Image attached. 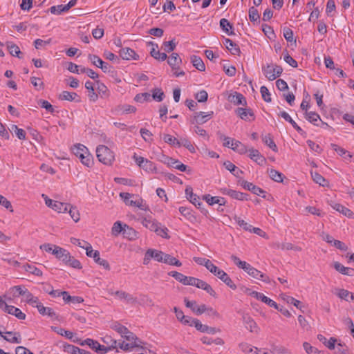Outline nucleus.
<instances>
[{"label": "nucleus", "instance_id": "nucleus-1", "mask_svg": "<svg viewBox=\"0 0 354 354\" xmlns=\"http://www.w3.org/2000/svg\"><path fill=\"white\" fill-rule=\"evenodd\" d=\"M54 255L66 266L75 269H81L82 268L80 261L75 259V257L64 248H60L58 250L57 248L55 251L54 250Z\"/></svg>", "mask_w": 354, "mask_h": 354}, {"label": "nucleus", "instance_id": "nucleus-2", "mask_svg": "<svg viewBox=\"0 0 354 354\" xmlns=\"http://www.w3.org/2000/svg\"><path fill=\"white\" fill-rule=\"evenodd\" d=\"M96 154L98 160L104 165H111L115 159L113 152L105 145L97 147Z\"/></svg>", "mask_w": 354, "mask_h": 354}, {"label": "nucleus", "instance_id": "nucleus-3", "mask_svg": "<svg viewBox=\"0 0 354 354\" xmlns=\"http://www.w3.org/2000/svg\"><path fill=\"white\" fill-rule=\"evenodd\" d=\"M262 71L268 80L272 81L277 79L283 72L281 66L270 64L262 66Z\"/></svg>", "mask_w": 354, "mask_h": 354}, {"label": "nucleus", "instance_id": "nucleus-4", "mask_svg": "<svg viewBox=\"0 0 354 354\" xmlns=\"http://www.w3.org/2000/svg\"><path fill=\"white\" fill-rule=\"evenodd\" d=\"M41 196L44 199L46 205L58 213H66L68 211L69 203L51 200L44 194Z\"/></svg>", "mask_w": 354, "mask_h": 354}, {"label": "nucleus", "instance_id": "nucleus-5", "mask_svg": "<svg viewBox=\"0 0 354 354\" xmlns=\"http://www.w3.org/2000/svg\"><path fill=\"white\" fill-rule=\"evenodd\" d=\"M185 194L187 196V199L194 204L197 208H198L201 213L204 215L207 216L208 214V211L203 207V203L200 202V198L196 194L193 193V189L192 187L187 186L185 189Z\"/></svg>", "mask_w": 354, "mask_h": 354}, {"label": "nucleus", "instance_id": "nucleus-6", "mask_svg": "<svg viewBox=\"0 0 354 354\" xmlns=\"http://www.w3.org/2000/svg\"><path fill=\"white\" fill-rule=\"evenodd\" d=\"M0 335L8 342L15 344H19L21 342V335L19 333L12 331L5 332L3 326H0Z\"/></svg>", "mask_w": 354, "mask_h": 354}, {"label": "nucleus", "instance_id": "nucleus-7", "mask_svg": "<svg viewBox=\"0 0 354 354\" xmlns=\"http://www.w3.org/2000/svg\"><path fill=\"white\" fill-rule=\"evenodd\" d=\"M120 196L123 199L124 202L127 205L138 207L141 209L145 210L146 207L142 205V200H131V198L134 197L133 194H131L127 192H121Z\"/></svg>", "mask_w": 354, "mask_h": 354}, {"label": "nucleus", "instance_id": "nucleus-8", "mask_svg": "<svg viewBox=\"0 0 354 354\" xmlns=\"http://www.w3.org/2000/svg\"><path fill=\"white\" fill-rule=\"evenodd\" d=\"M133 158L140 167L147 171H153L156 169L155 165L151 161H149L143 157L138 156L136 153L133 154Z\"/></svg>", "mask_w": 354, "mask_h": 354}, {"label": "nucleus", "instance_id": "nucleus-9", "mask_svg": "<svg viewBox=\"0 0 354 354\" xmlns=\"http://www.w3.org/2000/svg\"><path fill=\"white\" fill-rule=\"evenodd\" d=\"M212 115L213 111H210L209 113H206L202 111L196 112L194 115L191 118L190 122L192 124H203L208 121Z\"/></svg>", "mask_w": 354, "mask_h": 354}, {"label": "nucleus", "instance_id": "nucleus-10", "mask_svg": "<svg viewBox=\"0 0 354 354\" xmlns=\"http://www.w3.org/2000/svg\"><path fill=\"white\" fill-rule=\"evenodd\" d=\"M249 275L257 279H260L266 283H270V278L263 274L261 271L252 267L250 264L248 265L245 270Z\"/></svg>", "mask_w": 354, "mask_h": 354}, {"label": "nucleus", "instance_id": "nucleus-11", "mask_svg": "<svg viewBox=\"0 0 354 354\" xmlns=\"http://www.w3.org/2000/svg\"><path fill=\"white\" fill-rule=\"evenodd\" d=\"M88 59L95 66L101 68L104 73L109 72L111 68V66L102 60L98 56L95 55H88Z\"/></svg>", "mask_w": 354, "mask_h": 354}, {"label": "nucleus", "instance_id": "nucleus-12", "mask_svg": "<svg viewBox=\"0 0 354 354\" xmlns=\"http://www.w3.org/2000/svg\"><path fill=\"white\" fill-rule=\"evenodd\" d=\"M120 56L122 59L125 60H138L139 55L130 48H123L120 50Z\"/></svg>", "mask_w": 354, "mask_h": 354}, {"label": "nucleus", "instance_id": "nucleus-13", "mask_svg": "<svg viewBox=\"0 0 354 354\" xmlns=\"http://www.w3.org/2000/svg\"><path fill=\"white\" fill-rule=\"evenodd\" d=\"M243 321L245 328L248 329L251 333H254L257 334L259 333V328L251 317L248 315H243Z\"/></svg>", "mask_w": 354, "mask_h": 354}, {"label": "nucleus", "instance_id": "nucleus-14", "mask_svg": "<svg viewBox=\"0 0 354 354\" xmlns=\"http://www.w3.org/2000/svg\"><path fill=\"white\" fill-rule=\"evenodd\" d=\"M236 113L244 120H254V113L250 109L238 108L235 111Z\"/></svg>", "mask_w": 354, "mask_h": 354}, {"label": "nucleus", "instance_id": "nucleus-15", "mask_svg": "<svg viewBox=\"0 0 354 354\" xmlns=\"http://www.w3.org/2000/svg\"><path fill=\"white\" fill-rule=\"evenodd\" d=\"M248 151L250 158L252 159L255 162H257L258 165H263L266 162V158L261 154V153L257 149L252 148L250 149Z\"/></svg>", "mask_w": 354, "mask_h": 354}, {"label": "nucleus", "instance_id": "nucleus-16", "mask_svg": "<svg viewBox=\"0 0 354 354\" xmlns=\"http://www.w3.org/2000/svg\"><path fill=\"white\" fill-rule=\"evenodd\" d=\"M37 310L39 314H41L43 316L47 315L52 319H58V316L56 314V313L53 310V309L50 307L44 306L42 303L37 306Z\"/></svg>", "mask_w": 354, "mask_h": 354}, {"label": "nucleus", "instance_id": "nucleus-17", "mask_svg": "<svg viewBox=\"0 0 354 354\" xmlns=\"http://www.w3.org/2000/svg\"><path fill=\"white\" fill-rule=\"evenodd\" d=\"M228 101L234 104L235 105H246L245 97L240 93L235 92L228 96Z\"/></svg>", "mask_w": 354, "mask_h": 354}, {"label": "nucleus", "instance_id": "nucleus-18", "mask_svg": "<svg viewBox=\"0 0 354 354\" xmlns=\"http://www.w3.org/2000/svg\"><path fill=\"white\" fill-rule=\"evenodd\" d=\"M224 45L226 46L227 49L234 55H239L241 53V50L239 46L234 43L232 40L225 38L223 41Z\"/></svg>", "mask_w": 354, "mask_h": 354}, {"label": "nucleus", "instance_id": "nucleus-19", "mask_svg": "<svg viewBox=\"0 0 354 354\" xmlns=\"http://www.w3.org/2000/svg\"><path fill=\"white\" fill-rule=\"evenodd\" d=\"M333 267L337 272L342 274L351 277L354 276V269L348 267H345L338 261H335L334 263Z\"/></svg>", "mask_w": 354, "mask_h": 354}, {"label": "nucleus", "instance_id": "nucleus-20", "mask_svg": "<svg viewBox=\"0 0 354 354\" xmlns=\"http://www.w3.org/2000/svg\"><path fill=\"white\" fill-rule=\"evenodd\" d=\"M4 311L8 314L15 315L19 319L24 320L26 319V315L21 310L13 306H6Z\"/></svg>", "mask_w": 354, "mask_h": 354}, {"label": "nucleus", "instance_id": "nucleus-21", "mask_svg": "<svg viewBox=\"0 0 354 354\" xmlns=\"http://www.w3.org/2000/svg\"><path fill=\"white\" fill-rule=\"evenodd\" d=\"M73 342H75V343H77L81 346H85V345H87L92 350L95 351L96 352L97 351V345H99V342L96 340H94L93 339H91V338H87L84 340H81L80 339H73Z\"/></svg>", "mask_w": 354, "mask_h": 354}, {"label": "nucleus", "instance_id": "nucleus-22", "mask_svg": "<svg viewBox=\"0 0 354 354\" xmlns=\"http://www.w3.org/2000/svg\"><path fill=\"white\" fill-rule=\"evenodd\" d=\"M242 186L243 187L244 189L251 191L253 194L257 196H261L262 194L266 192L261 188L254 185L252 183L245 180L243 181Z\"/></svg>", "mask_w": 354, "mask_h": 354}, {"label": "nucleus", "instance_id": "nucleus-23", "mask_svg": "<svg viewBox=\"0 0 354 354\" xmlns=\"http://www.w3.org/2000/svg\"><path fill=\"white\" fill-rule=\"evenodd\" d=\"M231 149L240 154H244L248 151L246 146L239 140H232Z\"/></svg>", "mask_w": 354, "mask_h": 354}, {"label": "nucleus", "instance_id": "nucleus-24", "mask_svg": "<svg viewBox=\"0 0 354 354\" xmlns=\"http://www.w3.org/2000/svg\"><path fill=\"white\" fill-rule=\"evenodd\" d=\"M182 59L176 53H173L169 57V59L167 61L168 64L171 66L172 70L178 69V67H176V66H178L180 64H181Z\"/></svg>", "mask_w": 354, "mask_h": 354}, {"label": "nucleus", "instance_id": "nucleus-25", "mask_svg": "<svg viewBox=\"0 0 354 354\" xmlns=\"http://www.w3.org/2000/svg\"><path fill=\"white\" fill-rule=\"evenodd\" d=\"M22 268H24L26 272L37 277H41L43 274L42 271L37 268L34 264H30L28 263H25L22 266Z\"/></svg>", "mask_w": 354, "mask_h": 354}, {"label": "nucleus", "instance_id": "nucleus-26", "mask_svg": "<svg viewBox=\"0 0 354 354\" xmlns=\"http://www.w3.org/2000/svg\"><path fill=\"white\" fill-rule=\"evenodd\" d=\"M167 165L170 167H172L176 169L180 170V171H185L187 170V165L181 163L178 160L174 159L172 158H167Z\"/></svg>", "mask_w": 354, "mask_h": 354}, {"label": "nucleus", "instance_id": "nucleus-27", "mask_svg": "<svg viewBox=\"0 0 354 354\" xmlns=\"http://www.w3.org/2000/svg\"><path fill=\"white\" fill-rule=\"evenodd\" d=\"M220 27L221 29L228 35H234L233 30V26L229 22V21L225 18L220 20Z\"/></svg>", "mask_w": 354, "mask_h": 354}, {"label": "nucleus", "instance_id": "nucleus-28", "mask_svg": "<svg viewBox=\"0 0 354 354\" xmlns=\"http://www.w3.org/2000/svg\"><path fill=\"white\" fill-rule=\"evenodd\" d=\"M93 259L96 263L102 266L105 270H110L111 268L109 262L106 260L100 258V252L98 250L95 251Z\"/></svg>", "mask_w": 354, "mask_h": 354}, {"label": "nucleus", "instance_id": "nucleus-29", "mask_svg": "<svg viewBox=\"0 0 354 354\" xmlns=\"http://www.w3.org/2000/svg\"><path fill=\"white\" fill-rule=\"evenodd\" d=\"M279 116L283 118L286 121L290 123L292 126V127L298 132L301 133L303 130L301 128L297 125V124L291 118V117L289 115L288 113L286 111H281L279 114Z\"/></svg>", "mask_w": 354, "mask_h": 354}, {"label": "nucleus", "instance_id": "nucleus-30", "mask_svg": "<svg viewBox=\"0 0 354 354\" xmlns=\"http://www.w3.org/2000/svg\"><path fill=\"white\" fill-rule=\"evenodd\" d=\"M191 62L197 70L200 71H204L205 70V65L200 57L192 55L191 57Z\"/></svg>", "mask_w": 354, "mask_h": 354}, {"label": "nucleus", "instance_id": "nucleus-31", "mask_svg": "<svg viewBox=\"0 0 354 354\" xmlns=\"http://www.w3.org/2000/svg\"><path fill=\"white\" fill-rule=\"evenodd\" d=\"M72 150L73 153L80 159H81L82 156H84L85 153H87L88 151V149L81 144L75 145Z\"/></svg>", "mask_w": 354, "mask_h": 354}, {"label": "nucleus", "instance_id": "nucleus-32", "mask_svg": "<svg viewBox=\"0 0 354 354\" xmlns=\"http://www.w3.org/2000/svg\"><path fill=\"white\" fill-rule=\"evenodd\" d=\"M337 295L346 301L354 300V294L345 289H338Z\"/></svg>", "mask_w": 354, "mask_h": 354}, {"label": "nucleus", "instance_id": "nucleus-33", "mask_svg": "<svg viewBox=\"0 0 354 354\" xmlns=\"http://www.w3.org/2000/svg\"><path fill=\"white\" fill-rule=\"evenodd\" d=\"M239 348L247 354H258V348L251 347L250 344L245 342H241L239 344Z\"/></svg>", "mask_w": 354, "mask_h": 354}, {"label": "nucleus", "instance_id": "nucleus-34", "mask_svg": "<svg viewBox=\"0 0 354 354\" xmlns=\"http://www.w3.org/2000/svg\"><path fill=\"white\" fill-rule=\"evenodd\" d=\"M142 224L146 227L149 229L151 231L155 232V230H157V227L160 223H157L154 220L144 218L142 220Z\"/></svg>", "mask_w": 354, "mask_h": 354}, {"label": "nucleus", "instance_id": "nucleus-35", "mask_svg": "<svg viewBox=\"0 0 354 354\" xmlns=\"http://www.w3.org/2000/svg\"><path fill=\"white\" fill-rule=\"evenodd\" d=\"M115 294L120 299H125L128 303L134 304L137 301L136 298H134L131 295H130L124 291L118 290L115 292Z\"/></svg>", "mask_w": 354, "mask_h": 354}, {"label": "nucleus", "instance_id": "nucleus-36", "mask_svg": "<svg viewBox=\"0 0 354 354\" xmlns=\"http://www.w3.org/2000/svg\"><path fill=\"white\" fill-rule=\"evenodd\" d=\"M179 144L177 145V147H180L181 146L185 147L186 149H187L191 153H195L196 150L191 142L190 140H189L186 138H181L180 140H178Z\"/></svg>", "mask_w": 354, "mask_h": 354}, {"label": "nucleus", "instance_id": "nucleus-37", "mask_svg": "<svg viewBox=\"0 0 354 354\" xmlns=\"http://www.w3.org/2000/svg\"><path fill=\"white\" fill-rule=\"evenodd\" d=\"M268 174L271 179H272L275 182H283L284 175L282 173L277 171L276 169H270V170H268Z\"/></svg>", "mask_w": 354, "mask_h": 354}, {"label": "nucleus", "instance_id": "nucleus-38", "mask_svg": "<svg viewBox=\"0 0 354 354\" xmlns=\"http://www.w3.org/2000/svg\"><path fill=\"white\" fill-rule=\"evenodd\" d=\"M333 208L337 210V212L342 213V214H344V216L348 217V218H351L353 216V212L349 209L348 208L344 207V205H341V204H339V203H336L334 206H333Z\"/></svg>", "mask_w": 354, "mask_h": 354}, {"label": "nucleus", "instance_id": "nucleus-39", "mask_svg": "<svg viewBox=\"0 0 354 354\" xmlns=\"http://www.w3.org/2000/svg\"><path fill=\"white\" fill-rule=\"evenodd\" d=\"M78 95L76 93L64 91L59 97L61 100L74 101Z\"/></svg>", "mask_w": 354, "mask_h": 354}, {"label": "nucleus", "instance_id": "nucleus-40", "mask_svg": "<svg viewBox=\"0 0 354 354\" xmlns=\"http://www.w3.org/2000/svg\"><path fill=\"white\" fill-rule=\"evenodd\" d=\"M52 330L57 333V334L64 336L67 337L69 339H72L73 337V333L69 330H66L62 328L57 327V326H52Z\"/></svg>", "mask_w": 354, "mask_h": 354}, {"label": "nucleus", "instance_id": "nucleus-41", "mask_svg": "<svg viewBox=\"0 0 354 354\" xmlns=\"http://www.w3.org/2000/svg\"><path fill=\"white\" fill-rule=\"evenodd\" d=\"M283 35L287 41L296 44V39L294 38L293 31L288 27L283 28Z\"/></svg>", "mask_w": 354, "mask_h": 354}, {"label": "nucleus", "instance_id": "nucleus-42", "mask_svg": "<svg viewBox=\"0 0 354 354\" xmlns=\"http://www.w3.org/2000/svg\"><path fill=\"white\" fill-rule=\"evenodd\" d=\"M305 118L310 122L313 123L315 125H317L315 122L318 120H321L320 116L318 113L313 111H306L305 112Z\"/></svg>", "mask_w": 354, "mask_h": 354}, {"label": "nucleus", "instance_id": "nucleus-43", "mask_svg": "<svg viewBox=\"0 0 354 354\" xmlns=\"http://www.w3.org/2000/svg\"><path fill=\"white\" fill-rule=\"evenodd\" d=\"M7 48H8V51L11 55L16 56L19 58L22 57L20 56V55L21 54V52L20 51L19 48L17 45L12 44V43H8Z\"/></svg>", "mask_w": 354, "mask_h": 354}, {"label": "nucleus", "instance_id": "nucleus-44", "mask_svg": "<svg viewBox=\"0 0 354 354\" xmlns=\"http://www.w3.org/2000/svg\"><path fill=\"white\" fill-rule=\"evenodd\" d=\"M230 196L232 198L237 199L239 201H248L249 195L245 193L237 192L236 190L232 189V192H230Z\"/></svg>", "mask_w": 354, "mask_h": 354}, {"label": "nucleus", "instance_id": "nucleus-45", "mask_svg": "<svg viewBox=\"0 0 354 354\" xmlns=\"http://www.w3.org/2000/svg\"><path fill=\"white\" fill-rule=\"evenodd\" d=\"M313 180L319 185L324 187L327 184L326 180L317 172H310Z\"/></svg>", "mask_w": 354, "mask_h": 354}, {"label": "nucleus", "instance_id": "nucleus-46", "mask_svg": "<svg viewBox=\"0 0 354 354\" xmlns=\"http://www.w3.org/2000/svg\"><path fill=\"white\" fill-rule=\"evenodd\" d=\"M71 217L75 222H77L80 219V212L76 207L72 206L69 204L68 211Z\"/></svg>", "mask_w": 354, "mask_h": 354}, {"label": "nucleus", "instance_id": "nucleus-47", "mask_svg": "<svg viewBox=\"0 0 354 354\" xmlns=\"http://www.w3.org/2000/svg\"><path fill=\"white\" fill-rule=\"evenodd\" d=\"M262 140L272 151H277V150H278L276 144L274 143V142L273 141V139L271 138L270 134L266 135L265 136H263L262 138Z\"/></svg>", "mask_w": 354, "mask_h": 354}, {"label": "nucleus", "instance_id": "nucleus-48", "mask_svg": "<svg viewBox=\"0 0 354 354\" xmlns=\"http://www.w3.org/2000/svg\"><path fill=\"white\" fill-rule=\"evenodd\" d=\"M102 341L106 345V346L110 347L111 350L117 348V341L109 335H106L102 337Z\"/></svg>", "mask_w": 354, "mask_h": 354}, {"label": "nucleus", "instance_id": "nucleus-49", "mask_svg": "<svg viewBox=\"0 0 354 354\" xmlns=\"http://www.w3.org/2000/svg\"><path fill=\"white\" fill-rule=\"evenodd\" d=\"M168 274L174 277L176 281L185 285V281H187V276L177 271H171Z\"/></svg>", "mask_w": 354, "mask_h": 354}, {"label": "nucleus", "instance_id": "nucleus-50", "mask_svg": "<svg viewBox=\"0 0 354 354\" xmlns=\"http://www.w3.org/2000/svg\"><path fill=\"white\" fill-rule=\"evenodd\" d=\"M140 304L148 307H152L154 306L153 299L147 295H141L140 296Z\"/></svg>", "mask_w": 354, "mask_h": 354}, {"label": "nucleus", "instance_id": "nucleus-51", "mask_svg": "<svg viewBox=\"0 0 354 354\" xmlns=\"http://www.w3.org/2000/svg\"><path fill=\"white\" fill-rule=\"evenodd\" d=\"M149 252L150 253V257H151V259H154L158 262H162L163 256L165 254L164 252L154 249H149Z\"/></svg>", "mask_w": 354, "mask_h": 354}, {"label": "nucleus", "instance_id": "nucleus-52", "mask_svg": "<svg viewBox=\"0 0 354 354\" xmlns=\"http://www.w3.org/2000/svg\"><path fill=\"white\" fill-rule=\"evenodd\" d=\"M259 300H261L262 302L268 304L270 307H273L275 309H279L278 304L274 301L265 296L263 293L261 295H259Z\"/></svg>", "mask_w": 354, "mask_h": 354}, {"label": "nucleus", "instance_id": "nucleus-53", "mask_svg": "<svg viewBox=\"0 0 354 354\" xmlns=\"http://www.w3.org/2000/svg\"><path fill=\"white\" fill-rule=\"evenodd\" d=\"M303 347L308 354H324V352L319 351L315 347L312 346L308 342H304Z\"/></svg>", "mask_w": 354, "mask_h": 354}, {"label": "nucleus", "instance_id": "nucleus-54", "mask_svg": "<svg viewBox=\"0 0 354 354\" xmlns=\"http://www.w3.org/2000/svg\"><path fill=\"white\" fill-rule=\"evenodd\" d=\"M249 19L252 22L259 21L260 15L257 9L254 6L249 9Z\"/></svg>", "mask_w": 354, "mask_h": 354}, {"label": "nucleus", "instance_id": "nucleus-55", "mask_svg": "<svg viewBox=\"0 0 354 354\" xmlns=\"http://www.w3.org/2000/svg\"><path fill=\"white\" fill-rule=\"evenodd\" d=\"M231 259L239 268H241L244 270H245V269L249 265L248 263L240 260V259L235 255H232Z\"/></svg>", "mask_w": 354, "mask_h": 354}, {"label": "nucleus", "instance_id": "nucleus-56", "mask_svg": "<svg viewBox=\"0 0 354 354\" xmlns=\"http://www.w3.org/2000/svg\"><path fill=\"white\" fill-rule=\"evenodd\" d=\"M122 231H124V234H126V229L122 227L121 222L116 221L112 227V234L113 235L119 234Z\"/></svg>", "mask_w": 354, "mask_h": 354}, {"label": "nucleus", "instance_id": "nucleus-57", "mask_svg": "<svg viewBox=\"0 0 354 354\" xmlns=\"http://www.w3.org/2000/svg\"><path fill=\"white\" fill-rule=\"evenodd\" d=\"M147 45L152 46V48L150 51V55L151 57L156 59V57L160 55V51L158 50V45L156 43H153V41L147 42Z\"/></svg>", "mask_w": 354, "mask_h": 354}, {"label": "nucleus", "instance_id": "nucleus-58", "mask_svg": "<svg viewBox=\"0 0 354 354\" xmlns=\"http://www.w3.org/2000/svg\"><path fill=\"white\" fill-rule=\"evenodd\" d=\"M80 160L82 163L88 167H91L93 163V157L88 151H87V153H85V156H82Z\"/></svg>", "mask_w": 354, "mask_h": 354}, {"label": "nucleus", "instance_id": "nucleus-59", "mask_svg": "<svg viewBox=\"0 0 354 354\" xmlns=\"http://www.w3.org/2000/svg\"><path fill=\"white\" fill-rule=\"evenodd\" d=\"M66 11L67 10H66L65 5L62 4L58 6H53L50 8V12L53 15H60L61 13Z\"/></svg>", "mask_w": 354, "mask_h": 354}, {"label": "nucleus", "instance_id": "nucleus-60", "mask_svg": "<svg viewBox=\"0 0 354 354\" xmlns=\"http://www.w3.org/2000/svg\"><path fill=\"white\" fill-rule=\"evenodd\" d=\"M165 94L160 88H155L153 91L152 97L157 102H161L163 100Z\"/></svg>", "mask_w": 354, "mask_h": 354}, {"label": "nucleus", "instance_id": "nucleus-61", "mask_svg": "<svg viewBox=\"0 0 354 354\" xmlns=\"http://www.w3.org/2000/svg\"><path fill=\"white\" fill-rule=\"evenodd\" d=\"M38 104L41 107L45 109L47 111L50 112V113H53L55 111V109L53 106L51 105L50 103H49L48 101L44 100H40L38 102Z\"/></svg>", "mask_w": 354, "mask_h": 354}, {"label": "nucleus", "instance_id": "nucleus-62", "mask_svg": "<svg viewBox=\"0 0 354 354\" xmlns=\"http://www.w3.org/2000/svg\"><path fill=\"white\" fill-rule=\"evenodd\" d=\"M163 140L166 143L172 146H177V145L179 144L178 140L169 134H165L163 136Z\"/></svg>", "mask_w": 354, "mask_h": 354}, {"label": "nucleus", "instance_id": "nucleus-63", "mask_svg": "<svg viewBox=\"0 0 354 354\" xmlns=\"http://www.w3.org/2000/svg\"><path fill=\"white\" fill-rule=\"evenodd\" d=\"M0 205L9 210L10 212H14L11 203L2 195H0Z\"/></svg>", "mask_w": 354, "mask_h": 354}, {"label": "nucleus", "instance_id": "nucleus-64", "mask_svg": "<svg viewBox=\"0 0 354 354\" xmlns=\"http://www.w3.org/2000/svg\"><path fill=\"white\" fill-rule=\"evenodd\" d=\"M260 92L261 93L262 98L263 99L264 101H266V102H271L272 100L270 97V93L266 86H262L260 88Z\"/></svg>", "mask_w": 354, "mask_h": 354}]
</instances>
